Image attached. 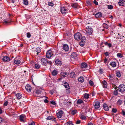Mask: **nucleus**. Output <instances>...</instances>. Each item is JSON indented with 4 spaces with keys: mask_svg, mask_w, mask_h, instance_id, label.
I'll return each mask as SVG.
<instances>
[{
    "mask_svg": "<svg viewBox=\"0 0 125 125\" xmlns=\"http://www.w3.org/2000/svg\"><path fill=\"white\" fill-rule=\"evenodd\" d=\"M86 31L88 35H91L93 32V29L90 26H88L87 27Z\"/></svg>",
    "mask_w": 125,
    "mask_h": 125,
    "instance_id": "f257e3e1",
    "label": "nucleus"
},
{
    "mask_svg": "<svg viewBox=\"0 0 125 125\" xmlns=\"http://www.w3.org/2000/svg\"><path fill=\"white\" fill-rule=\"evenodd\" d=\"M119 92L123 93L125 90V85L122 84L120 85L118 87Z\"/></svg>",
    "mask_w": 125,
    "mask_h": 125,
    "instance_id": "f03ea898",
    "label": "nucleus"
},
{
    "mask_svg": "<svg viewBox=\"0 0 125 125\" xmlns=\"http://www.w3.org/2000/svg\"><path fill=\"white\" fill-rule=\"evenodd\" d=\"M75 39L77 40H80L82 37V35L79 32L76 33L74 35Z\"/></svg>",
    "mask_w": 125,
    "mask_h": 125,
    "instance_id": "7ed1b4c3",
    "label": "nucleus"
},
{
    "mask_svg": "<svg viewBox=\"0 0 125 125\" xmlns=\"http://www.w3.org/2000/svg\"><path fill=\"white\" fill-rule=\"evenodd\" d=\"M53 55V52L51 50H49L47 52L46 57L48 58H50Z\"/></svg>",
    "mask_w": 125,
    "mask_h": 125,
    "instance_id": "20e7f679",
    "label": "nucleus"
},
{
    "mask_svg": "<svg viewBox=\"0 0 125 125\" xmlns=\"http://www.w3.org/2000/svg\"><path fill=\"white\" fill-rule=\"evenodd\" d=\"M61 11L62 14H65L68 12L69 10L64 7H62L60 9Z\"/></svg>",
    "mask_w": 125,
    "mask_h": 125,
    "instance_id": "39448f33",
    "label": "nucleus"
},
{
    "mask_svg": "<svg viewBox=\"0 0 125 125\" xmlns=\"http://www.w3.org/2000/svg\"><path fill=\"white\" fill-rule=\"evenodd\" d=\"M59 100L60 102L62 104H67V100H65L64 99L63 97H60L59 99Z\"/></svg>",
    "mask_w": 125,
    "mask_h": 125,
    "instance_id": "423d86ee",
    "label": "nucleus"
},
{
    "mask_svg": "<svg viewBox=\"0 0 125 125\" xmlns=\"http://www.w3.org/2000/svg\"><path fill=\"white\" fill-rule=\"evenodd\" d=\"M41 62L42 65H43L46 66L48 64V61L45 58L42 59L41 60Z\"/></svg>",
    "mask_w": 125,
    "mask_h": 125,
    "instance_id": "0eeeda50",
    "label": "nucleus"
},
{
    "mask_svg": "<svg viewBox=\"0 0 125 125\" xmlns=\"http://www.w3.org/2000/svg\"><path fill=\"white\" fill-rule=\"evenodd\" d=\"M95 109H97L100 107V103L98 101L95 102L94 103Z\"/></svg>",
    "mask_w": 125,
    "mask_h": 125,
    "instance_id": "6e6552de",
    "label": "nucleus"
},
{
    "mask_svg": "<svg viewBox=\"0 0 125 125\" xmlns=\"http://www.w3.org/2000/svg\"><path fill=\"white\" fill-rule=\"evenodd\" d=\"M77 54L76 52H73L71 55V57L73 58H74L76 60L77 59Z\"/></svg>",
    "mask_w": 125,
    "mask_h": 125,
    "instance_id": "1a4fd4ad",
    "label": "nucleus"
},
{
    "mask_svg": "<svg viewBox=\"0 0 125 125\" xmlns=\"http://www.w3.org/2000/svg\"><path fill=\"white\" fill-rule=\"evenodd\" d=\"M2 59L4 62H9L10 60V58L6 56H3Z\"/></svg>",
    "mask_w": 125,
    "mask_h": 125,
    "instance_id": "9d476101",
    "label": "nucleus"
},
{
    "mask_svg": "<svg viewBox=\"0 0 125 125\" xmlns=\"http://www.w3.org/2000/svg\"><path fill=\"white\" fill-rule=\"evenodd\" d=\"M63 112L62 111L58 112L57 114V115L58 118H60L62 117Z\"/></svg>",
    "mask_w": 125,
    "mask_h": 125,
    "instance_id": "9b49d317",
    "label": "nucleus"
},
{
    "mask_svg": "<svg viewBox=\"0 0 125 125\" xmlns=\"http://www.w3.org/2000/svg\"><path fill=\"white\" fill-rule=\"evenodd\" d=\"M31 87L29 84H27L25 86V88L26 90L29 92L31 91Z\"/></svg>",
    "mask_w": 125,
    "mask_h": 125,
    "instance_id": "f8f14e48",
    "label": "nucleus"
},
{
    "mask_svg": "<svg viewBox=\"0 0 125 125\" xmlns=\"http://www.w3.org/2000/svg\"><path fill=\"white\" fill-rule=\"evenodd\" d=\"M118 4L120 6H124L125 5V1L123 0H120L118 2Z\"/></svg>",
    "mask_w": 125,
    "mask_h": 125,
    "instance_id": "ddd939ff",
    "label": "nucleus"
},
{
    "mask_svg": "<svg viewBox=\"0 0 125 125\" xmlns=\"http://www.w3.org/2000/svg\"><path fill=\"white\" fill-rule=\"evenodd\" d=\"M102 14L101 12H98L95 14V16L96 18L101 17H102Z\"/></svg>",
    "mask_w": 125,
    "mask_h": 125,
    "instance_id": "4468645a",
    "label": "nucleus"
},
{
    "mask_svg": "<svg viewBox=\"0 0 125 125\" xmlns=\"http://www.w3.org/2000/svg\"><path fill=\"white\" fill-rule=\"evenodd\" d=\"M16 97L17 98V99H18V100H19L21 98H22L23 97V96L22 94L19 93H17L16 94Z\"/></svg>",
    "mask_w": 125,
    "mask_h": 125,
    "instance_id": "2eb2a0df",
    "label": "nucleus"
},
{
    "mask_svg": "<svg viewBox=\"0 0 125 125\" xmlns=\"http://www.w3.org/2000/svg\"><path fill=\"white\" fill-rule=\"evenodd\" d=\"M63 50L66 51H67L69 49V47L68 45L66 44H64L63 45Z\"/></svg>",
    "mask_w": 125,
    "mask_h": 125,
    "instance_id": "dca6fc26",
    "label": "nucleus"
},
{
    "mask_svg": "<svg viewBox=\"0 0 125 125\" xmlns=\"http://www.w3.org/2000/svg\"><path fill=\"white\" fill-rule=\"evenodd\" d=\"M46 119L47 120H51L52 121H55V118H54V117L50 116L46 118Z\"/></svg>",
    "mask_w": 125,
    "mask_h": 125,
    "instance_id": "f3484780",
    "label": "nucleus"
},
{
    "mask_svg": "<svg viewBox=\"0 0 125 125\" xmlns=\"http://www.w3.org/2000/svg\"><path fill=\"white\" fill-rule=\"evenodd\" d=\"M103 108L104 110L105 111L109 110V108L106 104H104L103 105Z\"/></svg>",
    "mask_w": 125,
    "mask_h": 125,
    "instance_id": "a211bd4d",
    "label": "nucleus"
},
{
    "mask_svg": "<svg viewBox=\"0 0 125 125\" xmlns=\"http://www.w3.org/2000/svg\"><path fill=\"white\" fill-rule=\"evenodd\" d=\"M63 85L65 87V88H68V89H69L70 87L68 83L66 82H64Z\"/></svg>",
    "mask_w": 125,
    "mask_h": 125,
    "instance_id": "6ab92c4d",
    "label": "nucleus"
},
{
    "mask_svg": "<svg viewBox=\"0 0 125 125\" xmlns=\"http://www.w3.org/2000/svg\"><path fill=\"white\" fill-rule=\"evenodd\" d=\"M87 66V64L85 62L83 63L81 65V67L82 68H86Z\"/></svg>",
    "mask_w": 125,
    "mask_h": 125,
    "instance_id": "aec40b11",
    "label": "nucleus"
},
{
    "mask_svg": "<svg viewBox=\"0 0 125 125\" xmlns=\"http://www.w3.org/2000/svg\"><path fill=\"white\" fill-rule=\"evenodd\" d=\"M55 64L58 66L61 65L62 64L61 62L59 60H56L55 62Z\"/></svg>",
    "mask_w": 125,
    "mask_h": 125,
    "instance_id": "412c9836",
    "label": "nucleus"
},
{
    "mask_svg": "<svg viewBox=\"0 0 125 125\" xmlns=\"http://www.w3.org/2000/svg\"><path fill=\"white\" fill-rule=\"evenodd\" d=\"M110 65L113 67H115L116 65V63L115 62H112L110 63Z\"/></svg>",
    "mask_w": 125,
    "mask_h": 125,
    "instance_id": "4be33fe9",
    "label": "nucleus"
},
{
    "mask_svg": "<svg viewBox=\"0 0 125 125\" xmlns=\"http://www.w3.org/2000/svg\"><path fill=\"white\" fill-rule=\"evenodd\" d=\"M21 61L18 60L16 59V58H15L14 59V62L17 64H18L21 63Z\"/></svg>",
    "mask_w": 125,
    "mask_h": 125,
    "instance_id": "5701e85b",
    "label": "nucleus"
},
{
    "mask_svg": "<svg viewBox=\"0 0 125 125\" xmlns=\"http://www.w3.org/2000/svg\"><path fill=\"white\" fill-rule=\"evenodd\" d=\"M72 6L74 8H77L78 7V5L77 3H73L71 4Z\"/></svg>",
    "mask_w": 125,
    "mask_h": 125,
    "instance_id": "b1692460",
    "label": "nucleus"
},
{
    "mask_svg": "<svg viewBox=\"0 0 125 125\" xmlns=\"http://www.w3.org/2000/svg\"><path fill=\"white\" fill-rule=\"evenodd\" d=\"M25 115H21L20 116V119L21 121H24V118Z\"/></svg>",
    "mask_w": 125,
    "mask_h": 125,
    "instance_id": "393cba45",
    "label": "nucleus"
},
{
    "mask_svg": "<svg viewBox=\"0 0 125 125\" xmlns=\"http://www.w3.org/2000/svg\"><path fill=\"white\" fill-rule=\"evenodd\" d=\"M78 81L81 83L83 82L84 81L83 77L82 76H81L78 79Z\"/></svg>",
    "mask_w": 125,
    "mask_h": 125,
    "instance_id": "a878e982",
    "label": "nucleus"
},
{
    "mask_svg": "<svg viewBox=\"0 0 125 125\" xmlns=\"http://www.w3.org/2000/svg\"><path fill=\"white\" fill-rule=\"evenodd\" d=\"M83 101L82 100L79 99H78L77 102V104H80L82 103H83Z\"/></svg>",
    "mask_w": 125,
    "mask_h": 125,
    "instance_id": "bb28decb",
    "label": "nucleus"
},
{
    "mask_svg": "<svg viewBox=\"0 0 125 125\" xmlns=\"http://www.w3.org/2000/svg\"><path fill=\"white\" fill-rule=\"evenodd\" d=\"M61 75L63 77H66L67 76V73L66 72H62L61 73Z\"/></svg>",
    "mask_w": 125,
    "mask_h": 125,
    "instance_id": "cd10ccee",
    "label": "nucleus"
},
{
    "mask_svg": "<svg viewBox=\"0 0 125 125\" xmlns=\"http://www.w3.org/2000/svg\"><path fill=\"white\" fill-rule=\"evenodd\" d=\"M11 22V20H7L5 21L4 22V23L5 24H10V23Z\"/></svg>",
    "mask_w": 125,
    "mask_h": 125,
    "instance_id": "c85d7f7f",
    "label": "nucleus"
},
{
    "mask_svg": "<svg viewBox=\"0 0 125 125\" xmlns=\"http://www.w3.org/2000/svg\"><path fill=\"white\" fill-rule=\"evenodd\" d=\"M75 74L74 72H71L70 74V76L71 78L75 77Z\"/></svg>",
    "mask_w": 125,
    "mask_h": 125,
    "instance_id": "c756f323",
    "label": "nucleus"
},
{
    "mask_svg": "<svg viewBox=\"0 0 125 125\" xmlns=\"http://www.w3.org/2000/svg\"><path fill=\"white\" fill-rule=\"evenodd\" d=\"M57 71L54 70L52 71V73L53 75L55 76L57 74Z\"/></svg>",
    "mask_w": 125,
    "mask_h": 125,
    "instance_id": "7c9ffc66",
    "label": "nucleus"
},
{
    "mask_svg": "<svg viewBox=\"0 0 125 125\" xmlns=\"http://www.w3.org/2000/svg\"><path fill=\"white\" fill-rule=\"evenodd\" d=\"M36 51L37 52V54H38V53L40 52L41 51L40 48L39 47L37 48L36 49Z\"/></svg>",
    "mask_w": 125,
    "mask_h": 125,
    "instance_id": "2f4dec72",
    "label": "nucleus"
},
{
    "mask_svg": "<svg viewBox=\"0 0 125 125\" xmlns=\"http://www.w3.org/2000/svg\"><path fill=\"white\" fill-rule=\"evenodd\" d=\"M89 96L90 95L89 94L85 93L84 95V97L85 98L87 99L89 98Z\"/></svg>",
    "mask_w": 125,
    "mask_h": 125,
    "instance_id": "473e14b6",
    "label": "nucleus"
},
{
    "mask_svg": "<svg viewBox=\"0 0 125 125\" xmlns=\"http://www.w3.org/2000/svg\"><path fill=\"white\" fill-rule=\"evenodd\" d=\"M71 114L73 115L75 114L77 112V110H74L71 111Z\"/></svg>",
    "mask_w": 125,
    "mask_h": 125,
    "instance_id": "72a5a7b5",
    "label": "nucleus"
},
{
    "mask_svg": "<svg viewBox=\"0 0 125 125\" xmlns=\"http://www.w3.org/2000/svg\"><path fill=\"white\" fill-rule=\"evenodd\" d=\"M35 68L37 69H39L40 67V65L39 64H36L35 65Z\"/></svg>",
    "mask_w": 125,
    "mask_h": 125,
    "instance_id": "f704fd0d",
    "label": "nucleus"
},
{
    "mask_svg": "<svg viewBox=\"0 0 125 125\" xmlns=\"http://www.w3.org/2000/svg\"><path fill=\"white\" fill-rule=\"evenodd\" d=\"M116 76L118 77H119L121 76V74L120 72L116 71Z\"/></svg>",
    "mask_w": 125,
    "mask_h": 125,
    "instance_id": "c9c22d12",
    "label": "nucleus"
},
{
    "mask_svg": "<svg viewBox=\"0 0 125 125\" xmlns=\"http://www.w3.org/2000/svg\"><path fill=\"white\" fill-rule=\"evenodd\" d=\"M104 43L105 45H108L109 47H110L112 46V44L110 43H108L107 42H104Z\"/></svg>",
    "mask_w": 125,
    "mask_h": 125,
    "instance_id": "e433bc0d",
    "label": "nucleus"
},
{
    "mask_svg": "<svg viewBox=\"0 0 125 125\" xmlns=\"http://www.w3.org/2000/svg\"><path fill=\"white\" fill-rule=\"evenodd\" d=\"M103 83L104 85L103 86L104 87L106 88L107 87V83L105 81H104L103 82Z\"/></svg>",
    "mask_w": 125,
    "mask_h": 125,
    "instance_id": "4c0bfd02",
    "label": "nucleus"
},
{
    "mask_svg": "<svg viewBox=\"0 0 125 125\" xmlns=\"http://www.w3.org/2000/svg\"><path fill=\"white\" fill-rule=\"evenodd\" d=\"M81 39L82 41L84 42H85L86 39L84 36H83Z\"/></svg>",
    "mask_w": 125,
    "mask_h": 125,
    "instance_id": "58836bf2",
    "label": "nucleus"
},
{
    "mask_svg": "<svg viewBox=\"0 0 125 125\" xmlns=\"http://www.w3.org/2000/svg\"><path fill=\"white\" fill-rule=\"evenodd\" d=\"M64 125H73V124L71 122L69 121L67 122Z\"/></svg>",
    "mask_w": 125,
    "mask_h": 125,
    "instance_id": "ea45409f",
    "label": "nucleus"
},
{
    "mask_svg": "<svg viewBox=\"0 0 125 125\" xmlns=\"http://www.w3.org/2000/svg\"><path fill=\"white\" fill-rule=\"evenodd\" d=\"M118 90L117 89H115L114 91V94L115 95H117L118 94V93L117 91Z\"/></svg>",
    "mask_w": 125,
    "mask_h": 125,
    "instance_id": "a19ab883",
    "label": "nucleus"
},
{
    "mask_svg": "<svg viewBox=\"0 0 125 125\" xmlns=\"http://www.w3.org/2000/svg\"><path fill=\"white\" fill-rule=\"evenodd\" d=\"M24 3L25 5H27L28 4V2L27 0H23Z\"/></svg>",
    "mask_w": 125,
    "mask_h": 125,
    "instance_id": "79ce46f5",
    "label": "nucleus"
},
{
    "mask_svg": "<svg viewBox=\"0 0 125 125\" xmlns=\"http://www.w3.org/2000/svg\"><path fill=\"white\" fill-rule=\"evenodd\" d=\"M79 44L80 46H84V42H83L82 41L80 42L79 43Z\"/></svg>",
    "mask_w": 125,
    "mask_h": 125,
    "instance_id": "37998d69",
    "label": "nucleus"
},
{
    "mask_svg": "<svg viewBox=\"0 0 125 125\" xmlns=\"http://www.w3.org/2000/svg\"><path fill=\"white\" fill-rule=\"evenodd\" d=\"M113 6L111 5H109L108 6V8L110 9H111L113 8Z\"/></svg>",
    "mask_w": 125,
    "mask_h": 125,
    "instance_id": "c03bdc74",
    "label": "nucleus"
},
{
    "mask_svg": "<svg viewBox=\"0 0 125 125\" xmlns=\"http://www.w3.org/2000/svg\"><path fill=\"white\" fill-rule=\"evenodd\" d=\"M48 4L49 6H51L52 7L53 6V4L52 2H49Z\"/></svg>",
    "mask_w": 125,
    "mask_h": 125,
    "instance_id": "a18cd8bd",
    "label": "nucleus"
},
{
    "mask_svg": "<svg viewBox=\"0 0 125 125\" xmlns=\"http://www.w3.org/2000/svg\"><path fill=\"white\" fill-rule=\"evenodd\" d=\"M112 86L115 89L118 90L117 87L115 84H112Z\"/></svg>",
    "mask_w": 125,
    "mask_h": 125,
    "instance_id": "49530a36",
    "label": "nucleus"
},
{
    "mask_svg": "<svg viewBox=\"0 0 125 125\" xmlns=\"http://www.w3.org/2000/svg\"><path fill=\"white\" fill-rule=\"evenodd\" d=\"M104 27L106 29H107L108 28V25L106 24H104Z\"/></svg>",
    "mask_w": 125,
    "mask_h": 125,
    "instance_id": "de8ad7c7",
    "label": "nucleus"
},
{
    "mask_svg": "<svg viewBox=\"0 0 125 125\" xmlns=\"http://www.w3.org/2000/svg\"><path fill=\"white\" fill-rule=\"evenodd\" d=\"M117 57H122V56L121 53H118L117 54Z\"/></svg>",
    "mask_w": 125,
    "mask_h": 125,
    "instance_id": "09e8293b",
    "label": "nucleus"
},
{
    "mask_svg": "<svg viewBox=\"0 0 125 125\" xmlns=\"http://www.w3.org/2000/svg\"><path fill=\"white\" fill-rule=\"evenodd\" d=\"M31 34L29 32H28L27 33V37L28 38H30L31 36Z\"/></svg>",
    "mask_w": 125,
    "mask_h": 125,
    "instance_id": "8fccbe9b",
    "label": "nucleus"
},
{
    "mask_svg": "<svg viewBox=\"0 0 125 125\" xmlns=\"http://www.w3.org/2000/svg\"><path fill=\"white\" fill-rule=\"evenodd\" d=\"M89 84L91 86H93L94 85V83L93 81L90 80L89 82Z\"/></svg>",
    "mask_w": 125,
    "mask_h": 125,
    "instance_id": "3c124183",
    "label": "nucleus"
},
{
    "mask_svg": "<svg viewBox=\"0 0 125 125\" xmlns=\"http://www.w3.org/2000/svg\"><path fill=\"white\" fill-rule=\"evenodd\" d=\"M8 102L7 101H6L3 104L5 106H6L8 104Z\"/></svg>",
    "mask_w": 125,
    "mask_h": 125,
    "instance_id": "603ef678",
    "label": "nucleus"
},
{
    "mask_svg": "<svg viewBox=\"0 0 125 125\" xmlns=\"http://www.w3.org/2000/svg\"><path fill=\"white\" fill-rule=\"evenodd\" d=\"M117 110L116 109L113 108L112 109L113 112L115 113L117 112Z\"/></svg>",
    "mask_w": 125,
    "mask_h": 125,
    "instance_id": "864d4df0",
    "label": "nucleus"
},
{
    "mask_svg": "<svg viewBox=\"0 0 125 125\" xmlns=\"http://www.w3.org/2000/svg\"><path fill=\"white\" fill-rule=\"evenodd\" d=\"M51 103L53 105H55L56 104V103H55V102L53 101H51Z\"/></svg>",
    "mask_w": 125,
    "mask_h": 125,
    "instance_id": "5fc2aeb1",
    "label": "nucleus"
},
{
    "mask_svg": "<svg viewBox=\"0 0 125 125\" xmlns=\"http://www.w3.org/2000/svg\"><path fill=\"white\" fill-rule=\"evenodd\" d=\"M94 4L96 5H98V2L96 0H94Z\"/></svg>",
    "mask_w": 125,
    "mask_h": 125,
    "instance_id": "6e6d98bb",
    "label": "nucleus"
},
{
    "mask_svg": "<svg viewBox=\"0 0 125 125\" xmlns=\"http://www.w3.org/2000/svg\"><path fill=\"white\" fill-rule=\"evenodd\" d=\"M28 125H35V123L34 122H32L31 123L29 124Z\"/></svg>",
    "mask_w": 125,
    "mask_h": 125,
    "instance_id": "4d7b16f0",
    "label": "nucleus"
},
{
    "mask_svg": "<svg viewBox=\"0 0 125 125\" xmlns=\"http://www.w3.org/2000/svg\"><path fill=\"white\" fill-rule=\"evenodd\" d=\"M25 16L27 19H29L30 18V16L29 15H26Z\"/></svg>",
    "mask_w": 125,
    "mask_h": 125,
    "instance_id": "13d9d810",
    "label": "nucleus"
},
{
    "mask_svg": "<svg viewBox=\"0 0 125 125\" xmlns=\"http://www.w3.org/2000/svg\"><path fill=\"white\" fill-rule=\"evenodd\" d=\"M44 102L45 103H47L49 101L46 99H45Z\"/></svg>",
    "mask_w": 125,
    "mask_h": 125,
    "instance_id": "bf43d9fd",
    "label": "nucleus"
},
{
    "mask_svg": "<svg viewBox=\"0 0 125 125\" xmlns=\"http://www.w3.org/2000/svg\"><path fill=\"white\" fill-rule=\"evenodd\" d=\"M104 54L106 56H107L109 55L108 52H106L104 53Z\"/></svg>",
    "mask_w": 125,
    "mask_h": 125,
    "instance_id": "052dcab7",
    "label": "nucleus"
},
{
    "mask_svg": "<svg viewBox=\"0 0 125 125\" xmlns=\"http://www.w3.org/2000/svg\"><path fill=\"white\" fill-rule=\"evenodd\" d=\"M69 89H66V92L67 93H70V92L69 90Z\"/></svg>",
    "mask_w": 125,
    "mask_h": 125,
    "instance_id": "680f3d73",
    "label": "nucleus"
},
{
    "mask_svg": "<svg viewBox=\"0 0 125 125\" xmlns=\"http://www.w3.org/2000/svg\"><path fill=\"white\" fill-rule=\"evenodd\" d=\"M3 121L2 118L0 117V123H1Z\"/></svg>",
    "mask_w": 125,
    "mask_h": 125,
    "instance_id": "e2e57ef3",
    "label": "nucleus"
},
{
    "mask_svg": "<svg viewBox=\"0 0 125 125\" xmlns=\"http://www.w3.org/2000/svg\"><path fill=\"white\" fill-rule=\"evenodd\" d=\"M118 102L119 103V104L120 105L122 103V101L121 100H119L118 101Z\"/></svg>",
    "mask_w": 125,
    "mask_h": 125,
    "instance_id": "0e129e2a",
    "label": "nucleus"
},
{
    "mask_svg": "<svg viewBox=\"0 0 125 125\" xmlns=\"http://www.w3.org/2000/svg\"><path fill=\"white\" fill-rule=\"evenodd\" d=\"M80 120H78L76 122V123L77 124H78L80 123Z\"/></svg>",
    "mask_w": 125,
    "mask_h": 125,
    "instance_id": "69168bd1",
    "label": "nucleus"
},
{
    "mask_svg": "<svg viewBox=\"0 0 125 125\" xmlns=\"http://www.w3.org/2000/svg\"><path fill=\"white\" fill-rule=\"evenodd\" d=\"M109 79L110 80H111L112 79V76H111L109 75Z\"/></svg>",
    "mask_w": 125,
    "mask_h": 125,
    "instance_id": "338daca9",
    "label": "nucleus"
},
{
    "mask_svg": "<svg viewBox=\"0 0 125 125\" xmlns=\"http://www.w3.org/2000/svg\"><path fill=\"white\" fill-rule=\"evenodd\" d=\"M50 92L51 94H53V91L52 90L50 91Z\"/></svg>",
    "mask_w": 125,
    "mask_h": 125,
    "instance_id": "774afa93",
    "label": "nucleus"
}]
</instances>
